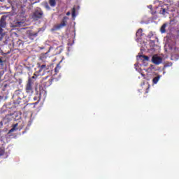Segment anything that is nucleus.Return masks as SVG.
Segmentation results:
<instances>
[{
    "label": "nucleus",
    "mask_w": 179,
    "mask_h": 179,
    "mask_svg": "<svg viewBox=\"0 0 179 179\" xmlns=\"http://www.w3.org/2000/svg\"><path fill=\"white\" fill-rule=\"evenodd\" d=\"M3 57H0V65L3 66Z\"/></svg>",
    "instance_id": "nucleus-27"
},
{
    "label": "nucleus",
    "mask_w": 179,
    "mask_h": 179,
    "mask_svg": "<svg viewBox=\"0 0 179 179\" xmlns=\"http://www.w3.org/2000/svg\"><path fill=\"white\" fill-rule=\"evenodd\" d=\"M39 31H34L32 30H28L26 31L27 38H28L30 41L27 40L25 42H28V43H30L33 41H34V38H36L38 35Z\"/></svg>",
    "instance_id": "nucleus-5"
},
{
    "label": "nucleus",
    "mask_w": 179,
    "mask_h": 179,
    "mask_svg": "<svg viewBox=\"0 0 179 179\" xmlns=\"http://www.w3.org/2000/svg\"><path fill=\"white\" fill-rule=\"evenodd\" d=\"M37 3V1H35L34 3Z\"/></svg>",
    "instance_id": "nucleus-35"
},
{
    "label": "nucleus",
    "mask_w": 179,
    "mask_h": 179,
    "mask_svg": "<svg viewBox=\"0 0 179 179\" xmlns=\"http://www.w3.org/2000/svg\"><path fill=\"white\" fill-rule=\"evenodd\" d=\"M173 66V63L170 62V63H166L164 64V69L168 68V67H171Z\"/></svg>",
    "instance_id": "nucleus-22"
},
{
    "label": "nucleus",
    "mask_w": 179,
    "mask_h": 179,
    "mask_svg": "<svg viewBox=\"0 0 179 179\" xmlns=\"http://www.w3.org/2000/svg\"><path fill=\"white\" fill-rule=\"evenodd\" d=\"M38 103V102H36L34 104H37Z\"/></svg>",
    "instance_id": "nucleus-34"
},
{
    "label": "nucleus",
    "mask_w": 179,
    "mask_h": 179,
    "mask_svg": "<svg viewBox=\"0 0 179 179\" xmlns=\"http://www.w3.org/2000/svg\"><path fill=\"white\" fill-rule=\"evenodd\" d=\"M67 20H68V17H63L61 22L55 25L52 30V31L60 30L62 28L65 27L67 24Z\"/></svg>",
    "instance_id": "nucleus-7"
},
{
    "label": "nucleus",
    "mask_w": 179,
    "mask_h": 179,
    "mask_svg": "<svg viewBox=\"0 0 179 179\" xmlns=\"http://www.w3.org/2000/svg\"><path fill=\"white\" fill-rule=\"evenodd\" d=\"M161 76L158 75L156 77H155L152 80L153 84H157L158 81L160 80Z\"/></svg>",
    "instance_id": "nucleus-16"
},
{
    "label": "nucleus",
    "mask_w": 179,
    "mask_h": 179,
    "mask_svg": "<svg viewBox=\"0 0 179 179\" xmlns=\"http://www.w3.org/2000/svg\"><path fill=\"white\" fill-rule=\"evenodd\" d=\"M78 8L79 9V6H78Z\"/></svg>",
    "instance_id": "nucleus-36"
},
{
    "label": "nucleus",
    "mask_w": 179,
    "mask_h": 179,
    "mask_svg": "<svg viewBox=\"0 0 179 179\" xmlns=\"http://www.w3.org/2000/svg\"><path fill=\"white\" fill-rule=\"evenodd\" d=\"M3 99V96H0V101H1Z\"/></svg>",
    "instance_id": "nucleus-32"
},
{
    "label": "nucleus",
    "mask_w": 179,
    "mask_h": 179,
    "mask_svg": "<svg viewBox=\"0 0 179 179\" xmlns=\"http://www.w3.org/2000/svg\"><path fill=\"white\" fill-rule=\"evenodd\" d=\"M50 1H54V0H50Z\"/></svg>",
    "instance_id": "nucleus-37"
},
{
    "label": "nucleus",
    "mask_w": 179,
    "mask_h": 179,
    "mask_svg": "<svg viewBox=\"0 0 179 179\" xmlns=\"http://www.w3.org/2000/svg\"><path fill=\"white\" fill-rule=\"evenodd\" d=\"M143 36V30L142 29H139L136 32L137 38L141 39Z\"/></svg>",
    "instance_id": "nucleus-14"
},
{
    "label": "nucleus",
    "mask_w": 179,
    "mask_h": 179,
    "mask_svg": "<svg viewBox=\"0 0 179 179\" xmlns=\"http://www.w3.org/2000/svg\"><path fill=\"white\" fill-rule=\"evenodd\" d=\"M71 15H72V17H76V7H73Z\"/></svg>",
    "instance_id": "nucleus-21"
},
{
    "label": "nucleus",
    "mask_w": 179,
    "mask_h": 179,
    "mask_svg": "<svg viewBox=\"0 0 179 179\" xmlns=\"http://www.w3.org/2000/svg\"><path fill=\"white\" fill-rule=\"evenodd\" d=\"M71 15V12H67V13H66V15Z\"/></svg>",
    "instance_id": "nucleus-31"
},
{
    "label": "nucleus",
    "mask_w": 179,
    "mask_h": 179,
    "mask_svg": "<svg viewBox=\"0 0 179 179\" xmlns=\"http://www.w3.org/2000/svg\"><path fill=\"white\" fill-rule=\"evenodd\" d=\"M43 17V12L41 8H36L32 14L31 18L34 21H38Z\"/></svg>",
    "instance_id": "nucleus-4"
},
{
    "label": "nucleus",
    "mask_w": 179,
    "mask_h": 179,
    "mask_svg": "<svg viewBox=\"0 0 179 179\" xmlns=\"http://www.w3.org/2000/svg\"><path fill=\"white\" fill-rule=\"evenodd\" d=\"M148 8L150 9V10H152V6H148Z\"/></svg>",
    "instance_id": "nucleus-30"
},
{
    "label": "nucleus",
    "mask_w": 179,
    "mask_h": 179,
    "mask_svg": "<svg viewBox=\"0 0 179 179\" xmlns=\"http://www.w3.org/2000/svg\"><path fill=\"white\" fill-rule=\"evenodd\" d=\"M24 46V43L23 41H17L15 43V47H23Z\"/></svg>",
    "instance_id": "nucleus-17"
},
{
    "label": "nucleus",
    "mask_w": 179,
    "mask_h": 179,
    "mask_svg": "<svg viewBox=\"0 0 179 179\" xmlns=\"http://www.w3.org/2000/svg\"><path fill=\"white\" fill-rule=\"evenodd\" d=\"M9 3L11 5L12 9L16 10V8H20L18 11L17 19L25 22L27 17L26 8L30 10L31 6V3H28L27 1H10Z\"/></svg>",
    "instance_id": "nucleus-1"
},
{
    "label": "nucleus",
    "mask_w": 179,
    "mask_h": 179,
    "mask_svg": "<svg viewBox=\"0 0 179 179\" xmlns=\"http://www.w3.org/2000/svg\"><path fill=\"white\" fill-rule=\"evenodd\" d=\"M148 92H149V87L146 88V90H145V94L148 93Z\"/></svg>",
    "instance_id": "nucleus-29"
},
{
    "label": "nucleus",
    "mask_w": 179,
    "mask_h": 179,
    "mask_svg": "<svg viewBox=\"0 0 179 179\" xmlns=\"http://www.w3.org/2000/svg\"><path fill=\"white\" fill-rule=\"evenodd\" d=\"M5 150L3 148H0V156L4 155Z\"/></svg>",
    "instance_id": "nucleus-24"
},
{
    "label": "nucleus",
    "mask_w": 179,
    "mask_h": 179,
    "mask_svg": "<svg viewBox=\"0 0 179 179\" xmlns=\"http://www.w3.org/2000/svg\"><path fill=\"white\" fill-rule=\"evenodd\" d=\"M162 61H163V58L162 57L159 56L158 55L155 54V55H152V62L154 64L158 66L162 63Z\"/></svg>",
    "instance_id": "nucleus-8"
},
{
    "label": "nucleus",
    "mask_w": 179,
    "mask_h": 179,
    "mask_svg": "<svg viewBox=\"0 0 179 179\" xmlns=\"http://www.w3.org/2000/svg\"><path fill=\"white\" fill-rule=\"evenodd\" d=\"M137 59L139 60H142V61H147L149 62L150 60V57L146 55H140L137 56Z\"/></svg>",
    "instance_id": "nucleus-13"
},
{
    "label": "nucleus",
    "mask_w": 179,
    "mask_h": 179,
    "mask_svg": "<svg viewBox=\"0 0 179 179\" xmlns=\"http://www.w3.org/2000/svg\"><path fill=\"white\" fill-rule=\"evenodd\" d=\"M13 99L15 107H20L22 109H25L28 105L27 100L26 99L23 92L20 90H15V92H14L13 96Z\"/></svg>",
    "instance_id": "nucleus-2"
},
{
    "label": "nucleus",
    "mask_w": 179,
    "mask_h": 179,
    "mask_svg": "<svg viewBox=\"0 0 179 179\" xmlns=\"http://www.w3.org/2000/svg\"><path fill=\"white\" fill-rule=\"evenodd\" d=\"M34 84V83L32 81L31 78H29L25 85V92L27 94H29L30 96L34 93V88L33 87Z\"/></svg>",
    "instance_id": "nucleus-6"
},
{
    "label": "nucleus",
    "mask_w": 179,
    "mask_h": 179,
    "mask_svg": "<svg viewBox=\"0 0 179 179\" xmlns=\"http://www.w3.org/2000/svg\"><path fill=\"white\" fill-rule=\"evenodd\" d=\"M165 13H166V9L165 8H162L159 10V14L165 15Z\"/></svg>",
    "instance_id": "nucleus-25"
},
{
    "label": "nucleus",
    "mask_w": 179,
    "mask_h": 179,
    "mask_svg": "<svg viewBox=\"0 0 179 179\" xmlns=\"http://www.w3.org/2000/svg\"><path fill=\"white\" fill-rule=\"evenodd\" d=\"M17 127H18V123L13 124L12 127V129L9 130L8 133L11 134V133L14 132L15 131H17L18 129Z\"/></svg>",
    "instance_id": "nucleus-15"
},
{
    "label": "nucleus",
    "mask_w": 179,
    "mask_h": 179,
    "mask_svg": "<svg viewBox=\"0 0 179 179\" xmlns=\"http://www.w3.org/2000/svg\"><path fill=\"white\" fill-rule=\"evenodd\" d=\"M44 6H45V8L47 10H50V6L48 5V3H45Z\"/></svg>",
    "instance_id": "nucleus-26"
},
{
    "label": "nucleus",
    "mask_w": 179,
    "mask_h": 179,
    "mask_svg": "<svg viewBox=\"0 0 179 179\" xmlns=\"http://www.w3.org/2000/svg\"><path fill=\"white\" fill-rule=\"evenodd\" d=\"M34 99L36 100V97H34Z\"/></svg>",
    "instance_id": "nucleus-33"
},
{
    "label": "nucleus",
    "mask_w": 179,
    "mask_h": 179,
    "mask_svg": "<svg viewBox=\"0 0 179 179\" xmlns=\"http://www.w3.org/2000/svg\"><path fill=\"white\" fill-rule=\"evenodd\" d=\"M49 76H46L45 78H43L42 80V85L44 86V87H39V96H47V91H45L46 87H49L52 84L53 80H55V78H50L48 80Z\"/></svg>",
    "instance_id": "nucleus-3"
},
{
    "label": "nucleus",
    "mask_w": 179,
    "mask_h": 179,
    "mask_svg": "<svg viewBox=\"0 0 179 179\" xmlns=\"http://www.w3.org/2000/svg\"><path fill=\"white\" fill-rule=\"evenodd\" d=\"M61 69V66L59 64H57V66L55 69V74L58 73L59 72V70Z\"/></svg>",
    "instance_id": "nucleus-20"
},
{
    "label": "nucleus",
    "mask_w": 179,
    "mask_h": 179,
    "mask_svg": "<svg viewBox=\"0 0 179 179\" xmlns=\"http://www.w3.org/2000/svg\"><path fill=\"white\" fill-rule=\"evenodd\" d=\"M37 77H38V76L36 74H34V76L31 77V80H32V79L36 80L37 78Z\"/></svg>",
    "instance_id": "nucleus-28"
},
{
    "label": "nucleus",
    "mask_w": 179,
    "mask_h": 179,
    "mask_svg": "<svg viewBox=\"0 0 179 179\" xmlns=\"http://www.w3.org/2000/svg\"><path fill=\"white\" fill-rule=\"evenodd\" d=\"M49 4L50 6L54 7L56 5V1H50Z\"/></svg>",
    "instance_id": "nucleus-23"
},
{
    "label": "nucleus",
    "mask_w": 179,
    "mask_h": 179,
    "mask_svg": "<svg viewBox=\"0 0 179 179\" xmlns=\"http://www.w3.org/2000/svg\"><path fill=\"white\" fill-rule=\"evenodd\" d=\"M50 51L46 52L45 53H41V55H39V59H41L42 62H45L48 58H50V56L48 55V53Z\"/></svg>",
    "instance_id": "nucleus-11"
},
{
    "label": "nucleus",
    "mask_w": 179,
    "mask_h": 179,
    "mask_svg": "<svg viewBox=\"0 0 179 179\" xmlns=\"http://www.w3.org/2000/svg\"><path fill=\"white\" fill-rule=\"evenodd\" d=\"M167 27V24L164 23L162 27H161V29H160V31L162 34H165L166 32V27Z\"/></svg>",
    "instance_id": "nucleus-18"
},
{
    "label": "nucleus",
    "mask_w": 179,
    "mask_h": 179,
    "mask_svg": "<svg viewBox=\"0 0 179 179\" xmlns=\"http://www.w3.org/2000/svg\"><path fill=\"white\" fill-rule=\"evenodd\" d=\"M24 23H25V22L17 18V20H13L11 23H10V27L13 28H15V27H20L22 25L24 24Z\"/></svg>",
    "instance_id": "nucleus-9"
},
{
    "label": "nucleus",
    "mask_w": 179,
    "mask_h": 179,
    "mask_svg": "<svg viewBox=\"0 0 179 179\" xmlns=\"http://www.w3.org/2000/svg\"><path fill=\"white\" fill-rule=\"evenodd\" d=\"M4 36H5V34L3 33V28H0V41L3 40V38Z\"/></svg>",
    "instance_id": "nucleus-19"
},
{
    "label": "nucleus",
    "mask_w": 179,
    "mask_h": 179,
    "mask_svg": "<svg viewBox=\"0 0 179 179\" xmlns=\"http://www.w3.org/2000/svg\"><path fill=\"white\" fill-rule=\"evenodd\" d=\"M6 26V17L2 16L1 17V19H0V28L1 29L5 28Z\"/></svg>",
    "instance_id": "nucleus-12"
},
{
    "label": "nucleus",
    "mask_w": 179,
    "mask_h": 179,
    "mask_svg": "<svg viewBox=\"0 0 179 179\" xmlns=\"http://www.w3.org/2000/svg\"><path fill=\"white\" fill-rule=\"evenodd\" d=\"M37 67L38 69H39V73H41L43 71L49 69V65H47L45 64L41 65V63H37Z\"/></svg>",
    "instance_id": "nucleus-10"
}]
</instances>
